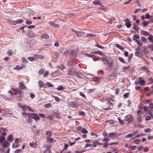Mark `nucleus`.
Returning a JSON list of instances; mask_svg holds the SVG:
<instances>
[{
	"mask_svg": "<svg viewBox=\"0 0 153 153\" xmlns=\"http://www.w3.org/2000/svg\"><path fill=\"white\" fill-rule=\"evenodd\" d=\"M145 18L146 19H149V18H150L149 14L148 13H146L145 15Z\"/></svg>",
	"mask_w": 153,
	"mask_h": 153,
	"instance_id": "45",
	"label": "nucleus"
},
{
	"mask_svg": "<svg viewBox=\"0 0 153 153\" xmlns=\"http://www.w3.org/2000/svg\"><path fill=\"white\" fill-rule=\"evenodd\" d=\"M141 116H137V120L139 122H140L142 121V120L141 119Z\"/></svg>",
	"mask_w": 153,
	"mask_h": 153,
	"instance_id": "41",
	"label": "nucleus"
},
{
	"mask_svg": "<svg viewBox=\"0 0 153 153\" xmlns=\"http://www.w3.org/2000/svg\"><path fill=\"white\" fill-rule=\"evenodd\" d=\"M22 62L24 64L27 63V61L24 57H22Z\"/></svg>",
	"mask_w": 153,
	"mask_h": 153,
	"instance_id": "27",
	"label": "nucleus"
},
{
	"mask_svg": "<svg viewBox=\"0 0 153 153\" xmlns=\"http://www.w3.org/2000/svg\"><path fill=\"white\" fill-rule=\"evenodd\" d=\"M64 89L65 88H64L62 85H60L58 87L57 90L59 91H60Z\"/></svg>",
	"mask_w": 153,
	"mask_h": 153,
	"instance_id": "25",
	"label": "nucleus"
},
{
	"mask_svg": "<svg viewBox=\"0 0 153 153\" xmlns=\"http://www.w3.org/2000/svg\"><path fill=\"white\" fill-rule=\"evenodd\" d=\"M1 129L3 131V133H1V134L3 135V136L4 137L6 135V133L5 132V131L6 130V128H1Z\"/></svg>",
	"mask_w": 153,
	"mask_h": 153,
	"instance_id": "21",
	"label": "nucleus"
},
{
	"mask_svg": "<svg viewBox=\"0 0 153 153\" xmlns=\"http://www.w3.org/2000/svg\"><path fill=\"white\" fill-rule=\"evenodd\" d=\"M32 117V119L35 120L36 121H38L40 119V117L37 114H34Z\"/></svg>",
	"mask_w": 153,
	"mask_h": 153,
	"instance_id": "5",
	"label": "nucleus"
},
{
	"mask_svg": "<svg viewBox=\"0 0 153 153\" xmlns=\"http://www.w3.org/2000/svg\"><path fill=\"white\" fill-rule=\"evenodd\" d=\"M141 40L144 42H147V39L144 37H141Z\"/></svg>",
	"mask_w": 153,
	"mask_h": 153,
	"instance_id": "43",
	"label": "nucleus"
},
{
	"mask_svg": "<svg viewBox=\"0 0 153 153\" xmlns=\"http://www.w3.org/2000/svg\"><path fill=\"white\" fill-rule=\"evenodd\" d=\"M143 108V107H141L140 110H138L137 116H141V114H140V113L141 112V109Z\"/></svg>",
	"mask_w": 153,
	"mask_h": 153,
	"instance_id": "39",
	"label": "nucleus"
},
{
	"mask_svg": "<svg viewBox=\"0 0 153 153\" xmlns=\"http://www.w3.org/2000/svg\"><path fill=\"white\" fill-rule=\"evenodd\" d=\"M138 81L142 85H143L144 83V81L142 79L141 77H139L138 78Z\"/></svg>",
	"mask_w": 153,
	"mask_h": 153,
	"instance_id": "8",
	"label": "nucleus"
},
{
	"mask_svg": "<svg viewBox=\"0 0 153 153\" xmlns=\"http://www.w3.org/2000/svg\"><path fill=\"white\" fill-rule=\"evenodd\" d=\"M7 22L11 25H15L17 24L21 23L23 22V21L22 19H19L15 21H12L11 20H8Z\"/></svg>",
	"mask_w": 153,
	"mask_h": 153,
	"instance_id": "1",
	"label": "nucleus"
},
{
	"mask_svg": "<svg viewBox=\"0 0 153 153\" xmlns=\"http://www.w3.org/2000/svg\"><path fill=\"white\" fill-rule=\"evenodd\" d=\"M129 94V93H127L126 94H124L123 95L124 97L125 98H127L128 97V96Z\"/></svg>",
	"mask_w": 153,
	"mask_h": 153,
	"instance_id": "59",
	"label": "nucleus"
},
{
	"mask_svg": "<svg viewBox=\"0 0 153 153\" xmlns=\"http://www.w3.org/2000/svg\"><path fill=\"white\" fill-rule=\"evenodd\" d=\"M125 25L126 26V27L128 28L130 27L131 25V22H126Z\"/></svg>",
	"mask_w": 153,
	"mask_h": 153,
	"instance_id": "19",
	"label": "nucleus"
},
{
	"mask_svg": "<svg viewBox=\"0 0 153 153\" xmlns=\"http://www.w3.org/2000/svg\"><path fill=\"white\" fill-rule=\"evenodd\" d=\"M34 114H33V113H28V114L27 116L28 118H29L30 119H31V118L32 119V117H33V116Z\"/></svg>",
	"mask_w": 153,
	"mask_h": 153,
	"instance_id": "29",
	"label": "nucleus"
},
{
	"mask_svg": "<svg viewBox=\"0 0 153 153\" xmlns=\"http://www.w3.org/2000/svg\"><path fill=\"white\" fill-rule=\"evenodd\" d=\"M82 132L84 133V134H85L87 133L88 132L86 130V129L85 128H83L81 131Z\"/></svg>",
	"mask_w": 153,
	"mask_h": 153,
	"instance_id": "34",
	"label": "nucleus"
},
{
	"mask_svg": "<svg viewBox=\"0 0 153 153\" xmlns=\"http://www.w3.org/2000/svg\"><path fill=\"white\" fill-rule=\"evenodd\" d=\"M150 23V21H144L142 23V25L144 27H146L147 25Z\"/></svg>",
	"mask_w": 153,
	"mask_h": 153,
	"instance_id": "13",
	"label": "nucleus"
},
{
	"mask_svg": "<svg viewBox=\"0 0 153 153\" xmlns=\"http://www.w3.org/2000/svg\"><path fill=\"white\" fill-rule=\"evenodd\" d=\"M26 35L29 37L33 38L34 36V33L32 32H30L26 34Z\"/></svg>",
	"mask_w": 153,
	"mask_h": 153,
	"instance_id": "6",
	"label": "nucleus"
},
{
	"mask_svg": "<svg viewBox=\"0 0 153 153\" xmlns=\"http://www.w3.org/2000/svg\"><path fill=\"white\" fill-rule=\"evenodd\" d=\"M35 27V26L34 25H30L27 27V28L28 29H31Z\"/></svg>",
	"mask_w": 153,
	"mask_h": 153,
	"instance_id": "61",
	"label": "nucleus"
},
{
	"mask_svg": "<svg viewBox=\"0 0 153 153\" xmlns=\"http://www.w3.org/2000/svg\"><path fill=\"white\" fill-rule=\"evenodd\" d=\"M79 114L80 115H82L83 116L85 115V113L83 111H80L79 112Z\"/></svg>",
	"mask_w": 153,
	"mask_h": 153,
	"instance_id": "58",
	"label": "nucleus"
},
{
	"mask_svg": "<svg viewBox=\"0 0 153 153\" xmlns=\"http://www.w3.org/2000/svg\"><path fill=\"white\" fill-rule=\"evenodd\" d=\"M143 110L145 111H146L148 110V106H145L143 108Z\"/></svg>",
	"mask_w": 153,
	"mask_h": 153,
	"instance_id": "63",
	"label": "nucleus"
},
{
	"mask_svg": "<svg viewBox=\"0 0 153 153\" xmlns=\"http://www.w3.org/2000/svg\"><path fill=\"white\" fill-rule=\"evenodd\" d=\"M118 144V143L117 142H111L109 143V145H115Z\"/></svg>",
	"mask_w": 153,
	"mask_h": 153,
	"instance_id": "53",
	"label": "nucleus"
},
{
	"mask_svg": "<svg viewBox=\"0 0 153 153\" xmlns=\"http://www.w3.org/2000/svg\"><path fill=\"white\" fill-rule=\"evenodd\" d=\"M133 136L132 135V134H128L127 135H126L125 136V137L126 138H131Z\"/></svg>",
	"mask_w": 153,
	"mask_h": 153,
	"instance_id": "51",
	"label": "nucleus"
},
{
	"mask_svg": "<svg viewBox=\"0 0 153 153\" xmlns=\"http://www.w3.org/2000/svg\"><path fill=\"white\" fill-rule=\"evenodd\" d=\"M133 53H131L129 55V56H128V61H130V60L132 59V58L133 57Z\"/></svg>",
	"mask_w": 153,
	"mask_h": 153,
	"instance_id": "46",
	"label": "nucleus"
},
{
	"mask_svg": "<svg viewBox=\"0 0 153 153\" xmlns=\"http://www.w3.org/2000/svg\"><path fill=\"white\" fill-rule=\"evenodd\" d=\"M152 111H153L152 110H149L148 111V112H149V114L150 116L152 118H153V115L152 114Z\"/></svg>",
	"mask_w": 153,
	"mask_h": 153,
	"instance_id": "32",
	"label": "nucleus"
},
{
	"mask_svg": "<svg viewBox=\"0 0 153 153\" xmlns=\"http://www.w3.org/2000/svg\"><path fill=\"white\" fill-rule=\"evenodd\" d=\"M13 54V52L12 51V50H8V51L7 52V54L10 56L12 55Z\"/></svg>",
	"mask_w": 153,
	"mask_h": 153,
	"instance_id": "36",
	"label": "nucleus"
},
{
	"mask_svg": "<svg viewBox=\"0 0 153 153\" xmlns=\"http://www.w3.org/2000/svg\"><path fill=\"white\" fill-rule=\"evenodd\" d=\"M130 66H128L127 67H126L123 69V71L124 72L126 71L129 68Z\"/></svg>",
	"mask_w": 153,
	"mask_h": 153,
	"instance_id": "38",
	"label": "nucleus"
},
{
	"mask_svg": "<svg viewBox=\"0 0 153 153\" xmlns=\"http://www.w3.org/2000/svg\"><path fill=\"white\" fill-rule=\"evenodd\" d=\"M1 143L2 144L3 146L4 147H7L9 145V143L6 141L3 142L2 143Z\"/></svg>",
	"mask_w": 153,
	"mask_h": 153,
	"instance_id": "15",
	"label": "nucleus"
},
{
	"mask_svg": "<svg viewBox=\"0 0 153 153\" xmlns=\"http://www.w3.org/2000/svg\"><path fill=\"white\" fill-rule=\"evenodd\" d=\"M7 140L10 141H13V136L12 135H10L7 137Z\"/></svg>",
	"mask_w": 153,
	"mask_h": 153,
	"instance_id": "31",
	"label": "nucleus"
},
{
	"mask_svg": "<svg viewBox=\"0 0 153 153\" xmlns=\"http://www.w3.org/2000/svg\"><path fill=\"white\" fill-rule=\"evenodd\" d=\"M20 83V85L19 87V88L20 89H24L25 88V86L24 84L20 82H19Z\"/></svg>",
	"mask_w": 153,
	"mask_h": 153,
	"instance_id": "20",
	"label": "nucleus"
},
{
	"mask_svg": "<svg viewBox=\"0 0 153 153\" xmlns=\"http://www.w3.org/2000/svg\"><path fill=\"white\" fill-rule=\"evenodd\" d=\"M46 134L47 135H48V136H51L52 135L51 132L49 131H48Z\"/></svg>",
	"mask_w": 153,
	"mask_h": 153,
	"instance_id": "33",
	"label": "nucleus"
},
{
	"mask_svg": "<svg viewBox=\"0 0 153 153\" xmlns=\"http://www.w3.org/2000/svg\"><path fill=\"white\" fill-rule=\"evenodd\" d=\"M5 140V138L3 136H1L0 137V142L1 143H2Z\"/></svg>",
	"mask_w": 153,
	"mask_h": 153,
	"instance_id": "24",
	"label": "nucleus"
},
{
	"mask_svg": "<svg viewBox=\"0 0 153 153\" xmlns=\"http://www.w3.org/2000/svg\"><path fill=\"white\" fill-rule=\"evenodd\" d=\"M141 10V9L140 8H138V9H137L134 12V14L140 11Z\"/></svg>",
	"mask_w": 153,
	"mask_h": 153,
	"instance_id": "54",
	"label": "nucleus"
},
{
	"mask_svg": "<svg viewBox=\"0 0 153 153\" xmlns=\"http://www.w3.org/2000/svg\"><path fill=\"white\" fill-rule=\"evenodd\" d=\"M28 106L25 105H22V108L23 111L24 112L25 111L27 110V108H28Z\"/></svg>",
	"mask_w": 153,
	"mask_h": 153,
	"instance_id": "16",
	"label": "nucleus"
},
{
	"mask_svg": "<svg viewBox=\"0 0 153 153\" xmlns=\"http://www.w3.org/2000/svg\"><path fill=\"white\" fill-rule=\"evenodd\" d=\"M148 39L149 40V41L151 42L153 44V36L152 35H149Z\"/></svg>",
	"mask_w": 153,
	"mask_h": 153,
	"instance_id": "12",
	"label": "nucleus"
},
{
	"mask_svg": "<svg viewBox=\"0 0 153 153\" xmlns=\"http://www.w3.org/2000/svg\"><path fill=\"white\" fill-rule=\"evenodd\" d=\"M44 70L43 69H41L39 71V74L40 75H42L44 73Z\"/></svg>",
	"mask_w": 153,
	"mask_h": 153,
	"instance_id": "37",
	"label": "nucleus"
},
{
	"mask_svg": "<svg viewBox=\"0 0 153 153\" xmlns=\"http://www.w3.org/2000/svg\"><path fill=\"white\" fill-rule=\"evenodd\" d=\"M51 106V104L50 103H48L45 105V107L46 108H49Z\"/></svg>",
	"mask_w": 153,
	"mask_h": 153,
	"instance_id": "57",
	"label": "nucleus"
},
{
	"mask_svg": "<svg viewBox=\"0 0 153 153\" xmlns=\"http://www.w3.org/2000/svg\"><path fill=\"white\" fill-rule=\"evenodd\" d=\"M125 120L127 121L128 123H131L133 120V118L132 115L131 114H128L126 116Z\"/></svg>",
	"mask_w": 153,
	"mask_h": 153,
	"instance_id": "2",
	"label": "nucleus"
},
{
	"mask_svg": "<svg viewBox=\"0 0 153 153\" xmlns=\"http://www.w3.org/2000/svg\"><path fill=\"white\" fill-rule=\"evenodd\" d=\"M46 84L49 87H52L53 86V85L51 83L49 82H47Z\"/></svg>",
	"mask_w": 153,
	"mask_h": 153,
	"instance_id": "50",
	"label": "nucleus"
},
{
	"mask_svg": "<svg viewBox=\"0 0 153 153\" xmlns=\"http://www.w3.org/2000/svg\"><path fill=\"white\" fill-rule=\"evenodd\" d=\"M93 3L95 5H101V3L99 1H95L93 2Z\"/></svg>",
	"mask_w": 153,
	"mask_h": 153,
	"instance_id": "18",
	"label": "nucleus"
},
{
	"mask_svg": "<svg viewBox=\"0 0 153 153\" xmlns=\"http://www.w3.org/2000/svg\"><path fill=\"white\" fill-rule=\"evenodd\" d=\"M41 37L42 38L45 39H48L49 37L48 35L45 33L42 34Z\"/></svg>",
	"mask_w": 153,
	"mask_h": 153,
	"instance_id": "11",
	"label": "nucleus"
},
{
	"mask_svg": "<svg viewBox=\"0 0 153 153\" xmlns=\"http://www.w3.org/2000/svg\"><path fill=\"white\" fill-rule=\"evenodd\" d=\"M102 141L105 142H108L109 141V139L108 137L104 138L102 139Z\"/></svg>",
	"mask_w": 153,
	"mask_h": 153,
	"instance_id": "28",
	"label": "nucleus"
},
{
	"mask_svg": "<svg viewBox=\"0 0 153 153\" xmlns=\"http://www.w3.org/2000/svg\"><path fill=\"white\" fill-rule=\"evenodd\" d=\"M141 33L142 35L144 36H147L149 35V33L147 32L144 30H142Z\"/></svg>",
	"mask_w": 153,
	"mask_h": 153,
	"instance_id": "17",
	"label": "nucleus"
},
{
	"mask_svg": "<svg viewBox=\"0 0 153 153\" xmlns=\"http://www.w3.org/2000/svg\"><path fill=\"white\" fill-rule=\"evenodd\" d=\"M102 61L103 62L104 64H107L108 63V61L105 58H102Z\"/></svg>",
	"mask_w": 153,
	"mask_h": 153,
	"instance_id": "22",
	"label": "nucleus"
},
{
	"mask_svg": "<svg viewBox=\"0 0 153 153\" xmlns=\"http://www.w3.org/2000/svg\"><path fill=\"white\" fill-rule=\"evenodd\" d=\"M138 26V24H135L134 23V26L133 27V28L134 30H136V27Z\"/></svg>",
	"mask_w": 153,
	"mask_h": 153,
	"instance_id": "49",
	"label": "nucleus"
},
{
	"mask_svg": "<svg viewBox=\"0 0 153 153\" xmlns=\"http://www.w3.org/2000/svg\"><path fill=\"white\" fill-rule=\"evenodd\" d=\"M120 91V90L119 89H118V88L116 89L115 90V94L117 95L119 93Z\"/></svg>",
	"mask_w": 153,
	"mask_h": 153,
	"instance_id": "56",
	"label": "nucleus"
},
{
	"mask_svg": "<svg viewBox=\"0 0 153 153\" xmlns=\"http://www.w3.org/2000/svg\"><path fill=\"white\" fill-rule=\"evenodd\" d=\"M22 151V150L21 149H18L15 152V153H21Z\"/></svg>",
	"mask_w": 153,
	"mask_h": 153,
	"instance_id": "52",
	"label": "nucleus"
},
{
	"mask_svg": "<svg viewBox=\"0 0 153 153\" xmlns=\"http://www.w3.org/2000/svg\"><path fill=\"white\" fill-rule=\"evenodd\" d=\"M28 59L29 60L31 61H33L34 60V58L33 57H29Z\"/></svg>",
	"mask_w": 153,
	"mask_h": 153,
	"instance_id": "64",
	"label": "nucleus"
},
{
	"mask_svg": "<svg viewBox=\"0 0 153 153\" xmlns=\"http://www.w3.org/2000/svg\"><path fill=\"white\" fill-rule=\"evenodd\" d=\"M116 47L120 50H122L124 49V48L122 47L119 44H116Z\"/></svg>",
	"mask_w": 153,
	"mask_h": 153,
	"instance_id": "35",
	"label": "nucleus"
},
{
	"mask_svg": "<svg viewBox=\"0 0 153 153\" xmlns=\"http://www.w3.org/2000/svg\"><path fill=\"white\" fill-rule=\"evenodd\" d=\"M49 24L51 26L56 27H58L59 26V25L58 24H55L54 22L53 21L50 22H49Z\"/></svg>",
	"mask_w": 153,
	"mask_h": 153,
	"instance_id": "9",
	"label": "nucleus"
},
{
	"mask_svg": "<svg viewBox=\"0 0 153 153\" xmlns=\"http://www.w3.org/2000/svg\"><path fill=\"white\" fill-rule=\"evenodd\" d=\"M49 74V72L48 71H46L44 74V77H46Z\"/></svg>",
	"mask_w": 153,
	"mask_h": 153,
	"instance_id": "60",
	"label": "nucleus"
},
{
	"mask_svg": "<svg viewBox=\"0 0 153 153\" xmlns=\"http://www.w3.org/2000/svg\"><path fill=\"white\" fill-rule=\"evenodd\" d=\"M77 35L79 37L84 36L85 34V33L83 31L76 32Z\"/></svg>",
	"mask_w": 153,
	"mask_h": 153,
	"instance_id": "3",
	"label": "nucleus"
},
{
	"mask_svg": "<svg viewBox=\"0 0 153 153\" xmlns=\"http://www.w3.org/2000/svg\"><path fill=\"white\" fill-rule=\"evenodd\" d=\"M141 140L140 139H137L135 140L134 141V143L136 144H139L141 142Z\"/></svg>",
	"mask_w": 153,
	"mask_h": 153,
	"instance_id": "30",
	"label": "nucleus"
},
{
	"mask_svg": "<svg viewBox=\"0 0 153 153\" xmlns=\"http://www.w3.org/2000/svg\"><path fill=\"white\" fill-rule=\"evenodd\" d=\"M136 51L135 53V55L136 56H137L140 54V48L139 46L136 49Z\"/></svg>",
	"mask_w": 153,
	"mask_h": 153,
	"instance_id": "10",
	"label": "nucleus"
},
{
	"mask_svg": "<svg viewBox=\"0 0 153 153\" xmlns=\"http://www.w3.org/2000/svg\"><path fill=\"white\" fill-rule=\"evenodd\" d=\"M102 145H103V147L106 148L107 147L109 146V143L107 142H105L104 144H102Z\"/></svg>",
	"mask_w": 153,
	"mask_h": 153,
	"instance_id": "40",
	"label": "nucleus"
},
{
	"mask_svg": "<svg viewBox=\"0 0 153 153\" xmlns=\"http://www.w3.org/2000/svg\"><path fill=\"white\" fill-rule=\"evenodd\" d=\"M118 59L120 61L123 63H125L124 61L123 60V59L121 57H119L118 58Z\"/></svg>",
	"mask_w": 153,
	"mask_h": 153,
	"instance_id": "42",
	"label": "nucleus"
},
{
	"mask_svg": "<svg viewBox=\"0 0 153 153\" xmlns=\"http://www.w3.org/2000/svg\"><path fill=\"white\" fill-rule=\"evenodd\" d=\"M148 48L151 50L153 51V45H150L148 46Z\"/></svg>",
	"mask_w": 153,
	"mask_h": 153,
	"instance_id": "44",
	"label": "nucleus"
},
{
	"mask_svg": "<svg viewBox=\"0 0 153 153\" xmlns=\"http://www.w3.org/2000/svg\"><path fill=\"white\" fill-rule=\"evenodd\" d=\"M38 84L40 88H42L43 87L45 88V86L46 85V84H44L43 82L41 80L39 82Z\"/></svg>",
	"mask_w": 153,
	"mask_h": 153,
	"instance_id": "7",
	"label": "nucleus"
},
{
	"mask_svg": "<svg viewBox=\"0 0 153 153\" xmlns=\"http://www.w3.org/2000/svg\"><path fill=\"white\" fill-rule=\"evenodd\" d=\"M107 100L108 101V102L106 103V104L109 105H108V106L107 107H106L104 108V110H108L110 109V105L111 104V103L110 102V101L112 100L111 98H109L107 99Z\"/></svg>",
	"mask_w": 153,
	"mask_h": 153,
	"instance_id": "4",
	"label": "nucleus"
},
{
	"mask_svg": "<svg viewBox=\"0 0 153 153\" xmlns=\"http://www.w3.org/2000/svg\"><path fill=\"white\" fill-rule=\"evenodd\" d=\"M26 23L27 24L30 25L32 24V22L31 21L29 20H27L26 21Z\"/></svg>",
	"mask_w": 153,
	"mask_h": 153,
	"instance_id": "62",
	"label": "nucleus"
},
{
	"mask_svg": "<svg viewBox=\"0 0 153 153\" xmlns=\"http://www.w3.org/2000/svg\"><path fill=\"white\" fill-rule=\"evenodd\" d=\"M53 97L54 98L55 100L57 101H59L60 100L59 98L57 97L53 96Z\"/></svg>",
	"mask_w": 153,
	"mask_h": 153,
	"instance_id": "47",
	"label": "nucleus"
},
{
	"mask_svg": "<svg viewBox=\"0 0 153 153\" xmlns=\"http://www.w3.org/2000/svg\"><path fill=\"white\" fill-rule=\"evenodd\" d=\"M118 119L121 125L123 124V120H121L120 118H118Z\"/></svg>",
	"mask_w": 153,
	"mask_h": 153,
	"instance_id": "48",
	"label": "nucleus"
},
{
	"mask_svg": "<svg viewBox=\"0 0 153 153\" xmlns=\"http://www.w3.org/2000/svg\"><path fill=\"white\" fill-rule=\"evenodd\" d=\"M114 78V75H111L110 76L108 77V80L109 81L111 80L112 79H113Z\"/></svg>",
	"mask_w": 153,
	"mask_h": 153,
	"instance_id": "26",
	"label": "nucleus"
},
{
	"mask_svg": "<svg viewBox=\"0 0 153 153\" xmlns=\"http://www.w3.org/2000/svg\"><path fill=\"white\" fill-rule=\"evenodd\" d=\"M65 147L64 148V149H63L62 150V151H63V150H65L66 149H67L68 147V145L67 144H65Z\"/></svg>",
	"mask_w": 153,
	"mask_h": 153,
	"instance_id": "55",
	"label": "nucleus"
},
{
	"mask_svg": "<svg viewBox=\"0 0 153 153\" xmlns=\"http://www.w3.org/2000/svg\"><path fill=\"white\" fill-rule=\"evenodd\" d=\"M51 136H48L47 137V140L50 142H51L53 140V139L51 137Z\"/></svg>",
	"mask_w": 153,
	"mask_h": 153,
	"instance_id": "23",
	"label": "nucleus"
},
{
	"mask_svg": "<svg viewBox=\"0 0 153 153\" xmlns=\"http://www.w3.org/2000/svg\"><path fill=\"white\" fill-rule=\"evenodd\" d=\"M115 135L116 133L113 132L109 133L108 134V137L112 138H114V136Z\"/></svg>",
	"mask_w": 153,
	"mask_h": 153,
	"instance_id": "14",
	"label": "nucleus"
}]
</instances>
